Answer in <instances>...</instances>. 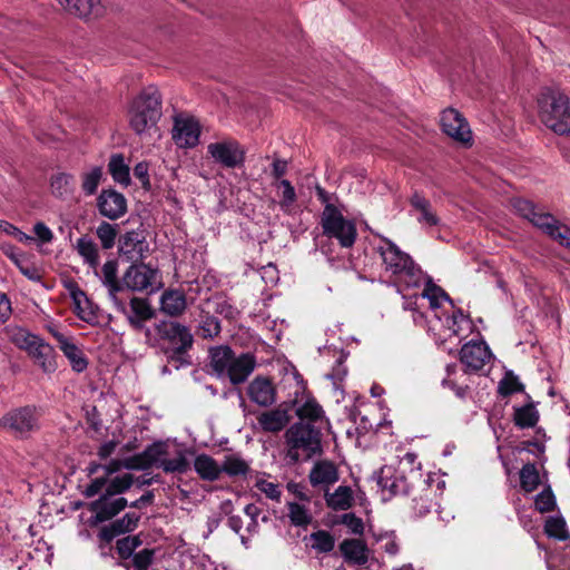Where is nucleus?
<instances>
[{
	"label": "nucleus",
	"mask_w": 570,
	"mask_h": 570,
	"mask_svg": "<svg viewBox=\"0 0 570 570\" xmlns=\"http://www.w3.org/2000/svg\"><path fill=\"white\" fill-rule=\"evenodd\" d=\"M343 557L353 563L365 564L368 560L367 548L358 539H346L340 544Z\"/></svg>",
	"instance_id": "33"
},
{
	"label": "nucleus",
	"mask_w": 570,
	"mask_h": 570,
	"mask_svg": "<svg viewBox=\"0 0 570 570\" xmlns=\"http://www.w3.org/2000/svg\"><path fill=\"white\" fill-rule=\"evenodd\" d=\"M154 557V551L150 549H144L136 553L132 558V564L135 570H147L150 566Z\"/></svg>",
	"instance_id": "59"
},
{
	"label": "nucleus",
	"mask_w": 570,
	"mask_h": 570,
	"mask_svg": "<svg viewBox=\"0 0 570 570\" xmlns=\"http://www.w3.org/2000/svg\"><path fill=\"white\" fill-rule=\"evenodd\" d=\"M207 151L215 163L225 168L239 167L245 160V150L235 139L212 142L207 146Z\"/></svg>",
	"instance_id": "10"
},
{
	"label": "nucleus",
	"mask_w": 570,
	"mask_h": 570,
	"mask_svg": "<svg viewBox=\"0 0 570 570\" xmlns=\"http://www.w3.org/2000/svg\"><path fill=\"white\" fill-rule=\"evenodd\" d=\"M460 358L469 370L479 371L491 358V352L484 341L469 342L462 346Z\"/></svg>",
	"instance_id": "19"
},
{
	"label": "nucleus",
	"mask_w": 570,
	"mask_h": 570,
	"mask_svg": "<svg viewBox=\"0 0 570 570\" xmlns=\"http://www.w3.org/2000/svg\"><path fill=\"white\" fill-rule=\"evenodd\" d=\"M200 127L191 117H176L173 139L180 148H193L199 141Z\"/></svg>",
	"instance_id": "17"
},
{
	"label": "nucleus",
	"mask_w": 570,
	"mask_h": 570,
	"mask_svg": "<svg viewBox=\"0 0 570 570\" xmlns=\"http://www.w3.org/2000/svg\"><path fill=\"white\" fill-rule=\"evenodd\" d=\"M512 206L520 216L528 219L560 245L570 248V227L559 223L548 213L538 212L533 204L527 199H514Z\"/></svg>",
	"instance_id": "5"
},
{
	"label": "nucleus",
	"mask_w": 570,
	"mask_h": 570,
	"mask_svg": "<svg viewBox=\"0 0 570 570\" xmlns=\"http://www.w3.org/2000/svg\"><path fill=\"white\" fill-rule=\"evenodd\" d=\"M346 355L341 352L336 365L333 367L332 372L327 374V377L333 381H342L347 374V368L344 365Z\"/></svg>",
	"instance_id": "61"
},
{
	"label": "nucleus",
	"mask_w": 570,
	"mask_h": 570,
	"mask_svg": "<svg viewBox=\"0 0 570 570\" xmlns=\"http://www.w3.org/2000/svg\"><path fill=\"white\" fill-rule=\"evenodd\" d=\"M97 236L100 239L102 247L105 249H109L115 245L117 232L112 225L102 223L97 227Z\"/></svg>",
	"instance_id": "54"
},
{
	"label": "nucleus",
	"mask_w": 570,
	"mask_h": 570,
	"mask_svg": "<svg viewBox=\"0 0 570 570\" xmlns=\"http://www.w3.org/2000/svg\"><path fill=\"white\" fill-rule=\"evenodd\" d=\"M3 224H4V232L7 234L13 236L19 242H21V243H29V242H31L33 239L31 236L27 235L26 233L20 230L18 227L13 226L12 224H9V223H6V222Z\"/></svg>",
	"instance_id": "64"
},
{
	"label": "nucleus",
	"mask_w": 570,
	"mask_h": 570,
	"mask_svg": "<svg viewBox=\"0 0 570 570\" xmlns=\"http://www.w3.org/2000/svg\"><path fill=\"white\" fill-rule=\"evenodd\" d=\"M441 127L444 134L452 139L468 145L472 141V131L465 118L453 108H448L441 114Z\"/></svg>",
	"instance_id": "13"
},
{
	"label": "nucleus",
	"mask_w": 570,
	"mask_h": 570,
	"mask_svg": "<svg viewBox=\"0 0 570 570\" xmlns=\"http://www.w3.org/2000/svg\"><path fill=\"white\" fill-rule=\"evenodd\" d=\"M412 215L415 216L419 224L424 227H433L440 223L436 213L433 210L429 199L419 193H414L410 198Z\"/></svg>",
	"instance_id": "26"
},
{
	"label": "nucleus",
	"mask_w": 570,
	"mask_h": 570,
	"mask_svg": "<svg viewBox=\"0 0 570 570\" xmlns=\"http://www.w3.org/2000/svg\"><path fill=\"white\" fill-rule=\"evenodd\" d=\"M37 425L35 410L26 406L14 409L2 416L0 426L16 435H24Z\"/></svg>",
	"instance_id": "14"
},
{
	"label": "nucleus",
	"mask_w": 570,
	"mask_h": 570,
	"mask_svg": "<svg viewBox=\"0 0 570 570\" xmlns=\"http://www.w3.org/2000/svg\"><path fill=\"white\" fill-rule=\"evenodd\" d=\"M255 487L271 500L278 501L282 495L281 485L277 482L269 481L264 476H258Z\"/></svg>",
	"instance_id": "52"
},
{
	"label": "nucleus",
	"mask_w": 570,
	"mask_h": 570,
	"mask_svg": "<svg viewBox=\"0 0 570 570\" xmlns=\"http://www.w3.org/2000/svg\"><path fill=\"white\" fill-rule=\"evenodd\" d=\"M102 465H98L92 469L91 472H96L98 470H102ZM111 474H106L104 472V476L96 478L87 488L86 495L94 497L98 494L100 491L105 489L106 493H110L111 495L117 497L118 494L128 490L132 484V475L130 473H124L121 475H117L112 478L109 482H107L106 476H110Z\"/></svg>",
	"instance_id": "15"
},
{
	"label": "nucleus",
	"mask_w": 570,
	"mask_h": 570,
	"mask_svg": "<svg viewBox=\"0 0 570 570\" xmlns=\"http://www.w3.org/2000/svg\"><path fill=\"white\" fill-rule=\"evenodd\" d=\"M248 394L253 402L262 406H268L275 401L274 387L266 379H255L248 386Z\"/></svg>",
	"instance_id": "30"
},
{
	"label": "nucleus",
	"mask_w": 570,
	"mask_h": 570,
	"mask_svg": "<svg viewBox=\"0 0 570 570\" xmlns=\"http://www.w3.org/2000/svg\"><path fill=\"white\" fill-rule=\"evenodd\" d=\"M522 390V383L517 376L510 373H508L499 383V392L503 396L520 392Z\"/></svg>",
	"instance_id": "55"
},
{
	"label": "nucleus",
	"mask_w": 570,
	"mask_h": 570,
	"mask_svg": "<svg viewBox=\"0 0 570 570\" xmlns=\"http://www.w3.org/2000/svg\"><path fill=\"white\" fill-rule=\"evenodd\" d=\"M122 291L155 292L161 286V275L157 268L150 265L132 264L122 275Z\"/></svg>",
	"instance_id": "9"
},
{
	"label": "nucleus",
	"mask_w": 570,
	"mask_h": 570,
	"mask_svg": "<svg viewBox=\"0 0 570 570\" xmlns=\"http://www.w3.org/2000/svg\"><path fill=\"white\" fill-rule=\"evenodd\" d=\"M210 366L213 371L219 376H224V372L227 370L226 365L232 360L234 354L228 346H216L210 348Z\"/></svg>",
	"instance_id": "41"
},
{
	"label": "nucleus",
	"mask_w": 570,
	"mask_h": 570,
	"mask_svg": "<svg viewBox=\"0 0 570 570\" xmlns=\"http://www.w3.org/2000/svg\"><path fill=\"white\" fill-rule=\"evenodd\" d=\"M55 336L59 343L60 350L69 360L72 370L78 373L85 371L87 368L88 362L82 351L65 335L55 334Z\"/></svg>",
	"instance_id": "27"
},
{
	"label": "nucleus",
	"mask_w": 570,
	"mask_h": 570,
	"mask_svg": "<svg viewBox=\"0 0 570 570\" xmlns=\"http://www.w3.org/2000/svg\"><path fill=\"white\" fill-rule=\"evenodd\" d=\"M10 341L19 348L28 352L39 340L38 336L30 334L27 330L14 327L9 331Z\"/></svg>",
	"instance_id": "48"
},
{
	"label": "nucleus",
	"mask_w": 570,
	"mask_h": 570,
	"mask_svg": "<svg viewBox=\"0 0 570 570\" xmlns=\"http://www.w3.org/2000/svg\"><path fill=\"white\" fill-rule=\"evenodd\" d=\"M338 522L344 524L353 534H362L364 531L363 520L354 513H344L340 517Z\"/></svg>",
	"instance_id": "58"
},
{
	"label": "nucleus",
	"mask_w": 570,
	"mask_h": 570,
	"mask_svg": "<svg viewBox=\"0 0 570 570\" xmlns=\"http://www.w3.org/2000/svg\"><path fill=\"white\" fill-rule=\"evenodd\" d=\"M118 265L116 261H107L101 268V282L108 288L109 297L114 301V297H118V294L122 292V281L119 282L117 278Z\"/></svg>",
	"instance_id": "35"
},
{
	"label": "nucleus",
	"mask_w": 570,
	"mask_h": 570,
	"mask_svg": "<svg viewBox=\"0 0 570 570\" xmlns=\"http://www.w3.org/2000/svg\"><path fill=\"white\" fill-rule=\"evenodd\" d=\"M275 186L278 189H282L279 194L281 199L278 202L281 210L286 215H291L293 213L294 204L297 199L294 186L287 179H281L278 183L275 184Z\"/></svg>",
	"instance_id": "42"
},
{
	"label": "nucleus",
	"mask_w": 570,
	"mask_h": 570,
	"mask_svg": "<svg viewBox=\"0 0 570 570\" xmlns=\"http://www.w3.org/2000/svg\"><path fill=\"white\" fill-rule=\"evenodd\" d=\"M323 234L338 240L342 247H352L355 243L357 232L355 224L345 218L341 210L333 204L325 205L321 215Z\"/></svg>",
	"instance_id": "6"
},
{
	"label": "nucleus",
	"mask_w": 570,
	"mask_h": 570,
	"mask_svg": "<svg viewBox=\"0 0 570 570\" xmlns=\"http://www.w3.org/2000/svg\"><path fill=\"white\" fill-rule=\"evenodd\" d=\"M227 370L223 377H228L232 383L244 382L255 367V360L250 354L232 355V360L226 365Z\"/></svg>",
	"instance_id": "22"
},
{
	"label": "nucleus",
	"mask_w": 570,
	"mask_h": 570,
	"mask_svg": "<svg viewBox=\"0 0 570 570\" xmlns=\"http://www.w3.org/2000/svg\"><path fill=\"white\" fill-rule=\"evenodd\" d=\"M257 421L263 431L275 433L282 431L287 425L289 415L287 410L277 407L263 412L257 417Z\"/></svg>",
	"instance_id": "28"
},
{
	"label": "nucleus",
	"mask_w": 570,
	"mask_h": 570,
	"mask_svg": "<svg viewBox=\"0 0 570 570\" xmlns=\"http://www.w3.org/2000/svg\"><path fill=\"white\" fill-rule=\"evenodd\" d=\"M227 370L223 377H228L232 383L244 382L255 367V360L250 354L232 355V360L226 365Z\"/></svg>",
	"instance_id": "23"
},
{
	"label": "nucleus",
	"mask_w": 570,
	"mask_h": 570,
	"mask_svg": "<svg viewBox=\"0 0 570 570\" xmlns=\"http://www.w3.org/2000/svg\"><path fill=\"white\" fill-rule=\"evenodd\" d=\"M76 249L83 262L94 268L95 274L98 275L99 252L97 244L91 238L83 236L77 239Z\"/></svg>",
	"instance_id": "39"
},
{
	"label": "nucleus",
	"mask_w": 570,
	"mask_h": 570,
	"mask_svg": "<svg viewBox=\"0 0 570 570\" xmlns=\"http://www.w3.org/2000/svg\"><path fill=\"white\" fill-rule=\"evenodd\" d=\"M33 232L41 243H50L53 238V233L51 232V229L41 222L37 223L33 226Z\"/></svg>",
	"instance_id": "62"
},
{
	"label": "nucleus",
	"mask_w": 570,
	"mask_h": 570,
	"mask_svg": "<svg viewBox=\"0 0 570 570\" xmlns=\"http://www.w3.org/2000/svg\"><path fill=\"white\" fill-rule=\"evenodd\" d=\"M66 287L72 299L76 315L88 324L98 323V308L86 293L75 282H69Z\"/></svg>",
	"instance_id": "18"
},
{
	"label": "nucleus",
	"mask_w": 570,
	"mask_h": 570,
	"mask_svg": "<svg viewBox=\"0 0 570 570\" xmlns=\"http://www.w3.org/2000/svg\"><path fill=\"white\" fill-rule=\"evenodd\" d=\"M377 485L382 491L383 500H389L393 495L407 494L410 491L404 471H399L392 465H385L380 470Z\"/></svg>",
	"instance_id": "11"
},
{
	"label": "nucleus",
	"mask_w": 570,
	"mask_h": 570,
	"mask_svg": "<svg viewBox=\"0 0 570 570\" xmlns=\"http://www.w3.org/2000/svg\"><path fill=\"white\" fill-rule=\"evenodd\" d=\"M168 446L163 442H157L149 445L140 455L129 458L126 460H111L102 469L106 474H114L119 472L122 468L126 469H148L150 466L159 468L164 456L167 455Z\"/></svg>",
	"instance_id": "8"
},
{
	"label": "nucleus",
	"mask_w": 570,
	"mask_h": 570,
	"mask_svg": "<svg viewBox=\"0 0 570 570\" xmlns=\"http://www.w3.org/2000/svg\"><path fill=\"white\" fill-rule=\"evenodd\" d=\"M160 333L161 337L168 342L166 354L175 368L189 364L185 353L194 342L190 331L177 322H169L163 325Z\"/></svg>",
	"instance_id": "7"
},
{
	"label": "nucleus",
	"mask_w": 570,
	"mask_h": 570,
	"mask_svg": "<svg viewBox=\"0 0 570 570\" xmlns=\"http://www.w3.org/2000/svg\"><path fill=\"white\" fill-rule=\"evenodd\" d=\"M186 308V296L183 292L170 289L163 293L160 297V309L165 314L176 316Z\"/></svg>",
	"instance_id": "34"
},
{
	"label": "nucleus",
	"mask_w": 570,
	"mask_h": 570,
	"mask_svg": "<svg viewBox=\"0 0 570 570\" xmlns=\"http://www.w3.org/2000/svg\"><path fill=\"white\" fill-rule=\"evenodd\" d=\"M379 541L386 553L395 556L399 552V546L392 534L382 535Z\"/></svg>",
	"instance_id": "63"
},
{
	"label": "nucleus",
	"mask_w": 570,
	"mask_h": 570,
	"mask_svg": "<svg viewBox=\"0 0 570 570\" xmlns=\"http://www.w3.org/2000/svg\"><path fill=\"white\" fill-rule=\"evenodd\" d=\"M159 468L163 469L165 472L183 473L187 471L188 462L181 452H177L176 455L173 458H169V453L167 452V455L164 456V460Z\"/></svg>",
	"instance_id": "50"
},
{
	"label": "nucleus",
	"mask_w": 570,
	"mask_h": 570,
	"mask_svg": "<svg viewBox=\"0 0 570 570\" xmlns=\"http://www.w3.org/2000/svg\"><path fill=\"white\" fill-rule=\"evenodd\" d=\"M541 121L556 134H570V109L568 97L553 89H544L538 98Z\"/></svg>",
	"instance_id": "2"
},
{
	"label": "nucleus",
	"mask_w": 570,
	"mask_h": 570,
	"mask_svg": "<svg viewBox=\"0 0 570 570\" xmlns=\"http://www.w3.org/2000/svg\"><path fill=\"white\" fill-rule=\"evenodd\" d=\"M98 209L102 216L117 219L127 212V200L122 194L114 189H105L98 197Z\"/></svg>",
	"instance_id": "20"
},
{
	"label": "nucleus",
	"mask_w": 570,
	"mask_h": 570,
	"mask_svg": "<svg viewBox=\"0 0 570 570\" xmlns=\"http://www.w3.org/2000/svg\"><path fill=\"white\" fill-rule=\"evenodd\" d=\"M102 176L101 167H94L82 176V189L87 195L96 193Z\"/></svg>",
	"instance_id": "53"
},
{
	"label": "nucleus",
	"mask_w": 570,
	"mask_h": 570,
	"mask_svg": "<svg viewBox=\"0 0 570 570\" xmlns=\"http://www.w3.org/2000/svg\"><path fill=\"white\" fill-rule=\"evenodd\" d=\"M161 116V97L159 90L149 86L131 104L129 124L132 130L141 135L156 126Z\"/></svg>",
	"instance_id": "4"
},
{
	"label": "nucleus",
	"mask_w": 570,
	"mask_h": 570,
	"mask_svg": "<svg viewBox=\"0 0 570 570\" xmlns=\"http://www.w3.org/2000/svg\"><path fill=\"white\" fill-rule=\"evenodd\" d=\"M539 420V413L533 405H524L515 410L514 422L521 429L532 428Z\"/></svg>",
	"instance_id": "46"
},
{
	"label": "nucleus",
	"mask_w": 570,
	"mask_h": 570,
	"mask_svg": "<svg viewBox=\"0 0 570 570\" xmlns=\"http://www.w3.org/2000/svg\"><path fill=\"white\" fill-rule=\"evenodd\" d=\"M326 505L334 511H346L353 507L354 493L351 487L340 485L334 492L325 491Z\"/></svg>",
	"instance_id": "29"
},
{
	"label": "nucleus",
	"mask_w": 570,
	"mask_h": 570,
	"mask_svg": "<svg viewBox=\"0 0 570 570\" xmlns=\"http://www.w3.org/2000/svg\"><path fill=\"white\" fill-rule=\"evenodd\" d=\"M375 252L382 261L381 277L385 283L396 287L404 298L405 309L419 311L428 301L429 307L434 313V318L445 330V338L459 336L463 331V325H469L468 317L461 311L446 316L444 321L442 320L438 309L441 307L442 301L452 303L450 297L441 287L433 284L412 257L401 250L395 243L386 237H380Z\"/></svg>",
	"instance_id": "1"
},
{
	"label": "nucleus",
	"mask_w": 570,
	"mask_h": 570,
	"mask_svg": "<svg viewBox=\"0 0 570 570\" xmlns=\"http://www.w3.org/2000/svg\"><path fill=\"white\" fill-rule=\"evenodd\" d=\"M535 508L541 513L552 511L556 505V498L551 489H546L535 497Z\"/></svg>",
	"instance_id": "57"
},
{
	"label": "nucleus",
	"mask_w": 570,
	"mask_h": 570,
	"mask_svg": "<svg viewBox=\"0 0 570 570\" xmlns=\"http://www.w3.org/2000/svg\"><path fill=\"white\" fill-rule=\"evenodd\" d=\"M189 570H216V564L207 554H196L191 557Z\"/></svg>",
	"instance_id": "60"
},
{
	"label": "nucleus",
	"mask_w": 570,
	"mask_h": 570,
	"mask_svg": "<svg viewBox=\"0 0 570 570\" xmlns=\"http://www.w3.org/2000/svg\"><path fill=\"white\" fill-rule=\"evenodd\" d=\"M45 373H52L57 368L56 352L53 347L39 337V340L27 352Z\"/></svg>",
	"instance_id": "25"
},
{
	"label": "nucleus",
	"mask_w": 570,
	"mask_h": 570,
	"mask_svg": "<svg viewBox=\"0 0 570 570\" xmlns=\"http://www.w3.org/2000/svg\"><path fill=\"white\" fill-rule=\"evenodd\" d=\"M127 505V500L104 492L99 499L90 503V511L94 513V523H101L110 520Z\"/></svg>",
	"instance_id": "16"
},
{
	"label": "nucleus",
	"mask_w": 570,
	"mask_h": 570,
	"mask_svg": "<svg viewBox=\"0 0 570 570\" xmlns=\"http://www.w3.org/2000/svg\"><path fill=\"white\" fill-rule=\"evenodd\" d=\"M194 468L198 475L207 481H215L222 474V466L207 454L196 456Z\"/></svg>",
	"instance_id": "36"
},
{
	"label": "nucleus",
	"mask_w": 570,
	"mask_h": 570,
	"mask_svg": "<svg viewBox=\"0 0 570 570\" xmlns=\"http://www.w3.org/2000/svg\"><path fill=\"white\" fill-rule=\"evenodd\" d=\"M544 532L548 537L558 540H567L569 538L567 524L562 517L548 518L544 525Z\"/></svg>",
	"instance_id": "47"
},
{
	"label": "nucleus",
	"mask_w": 570,
	"mask_h": 570,
	"mask_svg": "<svg viewBox=\"0 0 570 570\" xmlns=\"http://www.w3.org/2000/svg\"><path fill=\"white\" fill-rule=\"evenodd\" d=\"M112 303L117 311L122 313L129 324L136 330H141L145 322L154 315L148 302L140 297H132L128 304L119 297H114Z\"/></svg>",
	"instance_id": "12"
},
{
	"label": "nucleus",
	"mask_w": 570,
	"mask_h": 570,
	"mask_svg": "<svg viewBox=\"0 0 570 570\" xmlns=\"http://www.w3.org/2000/svg\"><path fill=\"white\" fill-rule=\"evenodd\" d=\"M70 14L81 19H97L101 17L106 8L100 0H57Z\"/></svg>",
	"instance_id": "21"
},
{
	"label": "nucleus",
	"mask_w": 570,
	"mask_h": 570,
	"mask_svg": "<svg viewBox=\"0 0 570 570\" xmlns=\"http://www.w3.org/2000/svg\"><path fill=\"white\" fill-rule=\"evenodd\" d=\"M108 170L112 179L124 186L130 183L129 167L120 154L112 155L108 164Z\"/></svg>",
	"instance_id": "40"
},
{
	"label": "nucleus",
	"mask_w": 570,
	"mask_h": 570,
	"mask_svg": "<svg viewBox=\"0 0 570 570\" xmlns=\"http://www.w3.org/2000/svg\"><path fill=\"white\" fill-rule=\"evenodd\" d=\"M520 484L525 492H533L540 484V476L534 464H524L520 471Z\"/></svg>",
	"instance_id": "45"
},
{
	"label": "nucleus",
	"mask_w": 570,
	"mask_h": 570,
	"mask_svg": "<svg viewBox=\"0 0 570 570\" xmlns=\"http://www.w3.org/2000/svg\"><path fill=\"white\" fill-rule=\"evenodd\" d=\"M296 414L301 420H307L308 423H317L323 420L324 411L315 399L306 396L297 401Z\"/></svg>",
	"instance_id": "37"
},
{
	"label": "nucleus",
	"mask_w": 570,
	"mask_h": 570,
	"mask_svg": "<svg viewBox=\"0 0 570 570\" xmlns=\"http://www.w3.org/2000/svg\"><path fill=\"white\" fill-rule=\"evenodd\" d=\"M144 239L135 232L127 233L120 240V253L130 259L141 258L146 249Z\"/></svg>",
	"instance_id": "38"
},
{
	"label": "nucleus",
	"mask_w": 570,
	"mask_h": 570,
	"mask_svg": "<svg viewBox=\"0 0 570 570\" xmlns=\"http://www.w3.org/2000/svg\"><path fill=\"white\" fill-rule=\"evenodd\" d=\"M309 482L314 488H321L325 491L338 481V471L334 463L330 461L316 462L309 472Z\"/></svg>",
	"instance_id": "24"
},
{
	"label": "nucleus",
	"mask_w": 570,
	"mask_h": 570,
	"mask_svg": "<svg viewBox=\"0 0 570 570\" xmlns=\"http://www.w3.org/2000/svg\"><path fill=\"white\" fill-rule=\"evenodd\" d=\"M222 472L229 476L245 475L249 471V464L239 454L225 455L224 462L220 465Z\"/></svg>",
	"instance_id": "43"
},
{
	"label": "nucleus",
	"mask_w": 570,
	"mask_h": 570,
	"mask_svg": "<svg viewBox=\"0 0 570 570\" xmlns=\"http://www.w3.org/2000/svg\"><path fill=\"white\" fill-rule=\"evenodd\" d=\"M285 438L286 456L293 463L309 460L322 450L321 431L311 423H295L286 431Z\"/></svg>",
	"instance_id": "3"
},
{
	"label": "nucleus",
	"mask_w": 570,
	"mask_h": 570,
	"mask_svg": "<svg viewBox=\"0 0 570 570\" xmlns=\"http://www.w3.org/2000/svg\"><path fill=\"white\" fill-rule=\"evenodd\" d=\"M311 547L317 552L326 553L334 549L335 541L333 535L325 531L318 530L309 535Z\"/></svg>",
	"instance_id": "49"
},
{
	"label": "nucleus",
	"mask_w": 570,
	"mask_h": 570,
	"mask_svg": "<svg viewBox=\"0 0 570 570\" xmlns=\"http://www.w3.org/2000/svg\"><path fill=\"white\" fill-rule=\"evenodd\" d=\"M458 373L456 364H449L446 366V376L442 380V385L454 391L458 397H464L466 392V385H460L458 380L454 377Z\"/></svg>",
	"instance_id": "51"
},
{
	"label": "nucleus",
	"mask_w": 570,
	"mask_h": 570,
	"mask_svg": "<svg viewBox=\"0 0 570 570\" xmlns=\"http://www.w3.org/2000/svg\"><path fill=\"white\" fill-rule=\"evenodd\" d=\"M51 190L52 194L57 197H67L72 194L75 188V178L73 176L59 173L51 178Z\"/></svg>",
	"instance_id": "44"
},
{
	"label": "nucleus",
	"mask_w": 570,
	"mask_h": 570,
	"mask_svg": "<svg viewBox=\"0 0 570 570\" xmlns=\"http://www.w3.org/2000/svg\"><path fill=\"white\" fill-rule=\"evenodd\" d=\"M303 502H287V517L294 527L306 528L313 520L308 498H302Z\"/></svg>",
	"instance_id": "31"
},
{
	"label": "nucleus",
	"mask_w": 570,
	"mask_h": 570,
	"mask_svg": "<svg viewBox=\"0 0 570 570\" xmlns=\"http://www.w3.org/2000/svg\"><path fill=\"white\" fill-rule=\"evenodd\" d=\"M140 544L138 537L128 535L117 541V551L121 558H129Z\"/></svg>",
	"instance_id": "56"
},
{
	"label": "nucleus",
	"mask_w": 570,
	"mask_h": 570,
	"mask_svg": "<svg viewBox=\"0 0 570 570\" xmlns=\"http://www.w3.org/2000/svg\"><path fill=\"white\" fill-rule=\"evenodd\" d=\"M139 521V515L136 513H126L121 519L112 522L109 527H105L100 535L105 540H111L115 537L130 532L136 529Z\"/></svg>",
	"instance_id": "32"
}]
</instances>
